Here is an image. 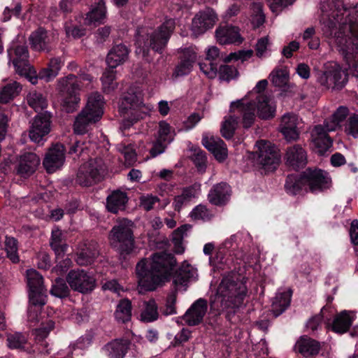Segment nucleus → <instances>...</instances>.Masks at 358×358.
I'll use <instances>...</instances> for the list:
<instances>
[{"instance_id":"obj_1","label":"nucleus","mask_w":358,"mask_h":358,"mask_svg":"<svg viewBox=\"0 0 358 358\" xmlns=\"http://www.w3.org/2000/svg\"><path fill=\"white\" fill-rule=\"evenodd\" d=\"M320 22L327 36H333L353 76L358 77V4L347 10L341 0L322 2Z\"/></svg>"},{"instance_id":"obj_2","label":"nucleus","mask_w":358,"mask_h":358,"mask_svg":"<svg viewBox=\"0 0 358 358\" xmlns=\"http://www.w3.org/2000/svg\"><path fill=\"white\" fill-rule=\"evenodd\" d=\"M176 259L172 254L160 252L155 253L148 262L141 260L136 265V274L139 286L145 291H152L162 283L170 280L176 289L185 287L187 282L196 276V269L184 262L178 271L173 273Z\"/></svg>"},{"instance_id":"obj_3","label":"nucleus","mask_w":358,"mask_h":358,"mask_svg":"<svg viewBox=\"0 0 358 358\" xmlns=\"http://www.w3.org/2000/svg\"><path fill=\"white\" fill-rule=\"evenodd\" d=\"M247 294V287L243 280L235 275L223 276L217 289L215 299L210 301L211 310L217 314L238 308Z\"/></svg>"},{"instance_id":"obj_4","label":"nucleus","mask_w":358,"mask_h":358,"mask_svg":"<svg viewBox=\"0 0 358 358\" xmlns=\"http://www.w3.org/2000/svg\"><path fill=\"white\" fill-rule=\"evenodd\" d=\"M175 29V21L173 19L166 20L159 28L150 31L147 27H140L136 31V50L138 55L143 58L148 55L149 49L152 48L156 52H161L166 46L171 34Z\"/></svg>"},{"instance_id":"obj_5","label":"nucleus","mask_w":358,"mask_h":358,"mask_svg":"<svg viewBox=\"0 0 358 358\" xmlns=\"http://www.w3.org/2000/svg\"><path fill=\"white\" fill-rule=\"evenodd\" d=\"M149 110L150 107L143 102V91L140 87H130L123 94L120 113L123 117L122 122L125 128L143 118Z\"/></svg>"},{"instance_id":"obj_6","label":"nucleus","mask_w":358,"mask_h":358,"mask_svg":"<svg viewBox=\"0 0 358 358\" xmlns=\"http://www.w3.org/2000/svg\"><path fill=\"white\" fill-rule=\"evenodd\" d=\"M247 99H241L233 101L230 106L229 115L224 117L222 124L221 133L224 138L229 139L233 137L236 129L240 116L244 128L252 126L255 119V108L250 106Z\"/></svg>"},{"instance_id":"obj_7","label":"nucleus","mask_w":358,"mask_h":358,"mask_svg":"<svg viewBox=\"0 0 358 358\" xmlns=\"http://www.w3.org/2000/svg\"><path fill=\"white\" fill-rule=\"evenodd\" d=\"M8 55L17 74L24 76L33 85L38 83L36 72L30 66L28 60V49L23 37H18L17 41L11 43L8 50Z\"/></svg>"},{"instance_id":"obj_8","label":"nucleus","mask_w":358,"mask_h":358,"mask_svg":"<svg viewBox=\"0 0 358 358\" xmlns=\"http://www.w3.org/2000/svg\"><path fill=\"white\" fill-rule=\"evenodd\" d=\"M103 106L102 96L97 92L92 94L88 98L87 106L76 118L74 133L81 135L87 132L88 127L101 119L103 113Z\"/></svg>"},{"instance_id":"obj_9","label":"nucleus","mask_w":358,"mask_h":358,"mask_svg":"<svg viewBox=\"0 0 358 358\" xmlns=\"http://www.w3.org/2000/svg\"><path fill=\"white\" fill-rule=\"evenodd\" d=\"M27 102L29 106L38 113L33 121L29 137L32 141L43 145L45 115L43 113V110L45 106V99L41 93L32 92L27 96Z\"/></svg>"},{"instance_id":"obj_10","label":"nucleus","mask_w":358,"mask_h":358,"mask_svg":"<svg viewBox=\"0 0 358 358\" xmlns=\"http://www.w3.org/2000/svg\"><path fill=\"white\" fill-rule=\"evenodd\" d=\"M105 171L106 166L102 159H91L79 167L76 182L83 187L92 186L102 180Z\"/></svg>"},{"instance_id":"obj_11","label":"nucleus","mask_w":358,"mask_h":358,"mask_svg":"<svg viewBox=\"0 0 358 358\" xmlns=\"http://www.w3.org/2000/svg\"><path fill=\"white\" fill-rule=\"evenodd\" d=\"M134 223L127 219L118 220L110 231L111 241L119 243L121 254H129L134 248Z\"/></svg>"},{"instance_id":"obj_12","label":"nucleus","mask_w":358,"mask_h":358,"mask_svg":"<svg viewBox=\"0 0 358 358\" xmlns=\"http://www.w3.org/2000/svg\"><path fill=\"white\" fill-rule=\"evenodd\" d=\"M44 300V297L35 299L34 301L29 300L27 321L37 342H43L45 339Z\"/></svg>"},{"instance_id":"obj_13","label":"nucleus","mask_w":358,"mask_h":358,"mask_svg":"<svg viewBox=\"0 0 358 358\" xmlns=\"http://www.w3.org/2000/svg\"><path fill=\"white\" fill-rule=\"evenodd\" d=\"M256 162L265 171H273L280 163L277 148L270 142L259 141L256 143Z\"/></svg>"},{"instance_id":"obj_14","label":"nucleus","mask_w":358,"mask_h":358,"mask_svg":"<svg viewBox=\"0 0 358 358\" xmlns=\"http://www.w3.org/2000/svg\"><path fill=\"white\" fill-rule=\"evenodd\" d=\"M73 75H69L59 80L58 89L65 92L66 96L62 103L63 109L66 113H72L77 109L80 101L79 96V84Z\"/></svg>"},{"instance_id":"obj_15","label":"nucleus","mask_w":358,"mask_h":358,"mask_svg":"<svg viewBox=\"0 0 358 358\" xmlns=\"http://www.w3.org/2000/svg\"><path fill=\"white\" fill-rule=\"evenodd\" d=\"M348 81V74L339 64H334L318 77V82L327 89H342Z\"/></svg>"},{"instance_id":"obj_16","label":"nucleus","mask_w":358,"mask_h":358,"mask_svg":"<svg viewBox=\"0 0 358 358\" xmlns=\"http://www.w3.org/2000/svg\"><path fill=\"white\" fill-rule=\"evenodd\" d=\"M66 280L72 289L83 294L92 292L96 285L94 278L84 270L71 271Z\"/></svg>"},{"instance_id":"obj_17","label":"nucleus","mask_w":358,"mask_h":358,"mask_svg":"<svg viewBox=\"0 0 358 358\" xmlns=\"http://www.w3.org/2000/svg\"><path fill=\"white\" fill-rule=\"evenodd\" d=\"M217 21L214 11L209 8L197 13L192 19L191 29L194 36H199L213 28Z\"/></svg>"},{"instance_id":"obj_18","label":"nucleus","mask_w":358,"mask_h":358,"mask_svg":"<svg viewBox=\"0 0 358 358\" xmlns=\"http://www.w3.org/2000/svg\"><path fill=\"white\" fill-rule=\"evenodd\" d=\"M65 148L59 143L50 147L46 152V173H53L60 170L65 162Z\"/></svg>"},{"instance_id":"obj_19","label":"nucleus","mask_w":358,"mask_h":358,"mask_svg":"<svg viewBox=\"0 0 358 358\" xmlns=\"http://www.w3.org/2000/svg\"><path fill=\"white\" fill-rule=\"evenodd\" d=\"M99 253L98 245L95 241H85L79 245L76 262L80 266L91 264Z\"/></svg>"},{"instance_id":"obj_20","label":"nucleus","mask_w":358,"mask_h":358,"mask_svg":"<svg viewBox=\"0 0 358 358\" xmlns=\"http://www.w3.org/2000/svg\"><path fill=\"white\" fill-rule=\"evenodd\" d=\"M303 174L306 186L312 192L325 188L329 181L327 173L320 169H308Z\"/></svg>"},{"instance_id":"obj_21","label":"nucleus","mask_w":358,"mask_h":358,"mask_svg":"<svg viewBox=\"0 0 358 358\" xmlns=\"http://www.w3.org/2000/svg\"><path fill=\"white\" fill-rule=\"evenodd\" d=\"M285 159L289 167L294 170H298L306 166L307 154L301 145H294L287 149Z\"/></svg>"},{"instance_id":"obj_22","label":"nucleus","mask_w":358,"mask_h":358,"mask_svg":"<svg viewBox=\"0 0 358 358\" xmlns=\"http://www.w3.org/2000/svg\"><path fill=\"white\" fill-rule=\"evenodd\" d=\"M27 282L29 287V300L44 297L43 294V278L37 271L29 269L26 272Z\"/></svg>"},{"instance_id":"obj_23","label":"nucleus","mask_w":358,"mask_h":358,"mask_svg":"<svg viewBox=\"0 0 358 358\" xmlns=\"http://www.w3.org/2000/svg\"><path fill=\"white\" fill-rule=\"evenodd\" d=\"M207 308V301L199 299L187 310L183 317L184 320L190 326L199 324L203 320Z\"/></svg>"},{"instance_id":"obj_24","label":"nucleus","mask_w":358,"mask_h":358,"mask_svg":"<svg viewBox=\"0 0 358 358\" xmlns=\"http://www.w3.org/2000/svg\"><path fill=\"white\" fill-rule=\"evenodd\" d=\"M217 41L220 44L241 43L243 38L241 37L237 27L231 25L219 27L215 31Z\"/></svg>"},{"instance_id":"obj_25","label":"nucleus","mask_w":358,"mask_h":358,"mask_svg":"<svg viewBox=\"0 0 358 358\" xmlns=\"http://www.w3.org/2000/svg\"><path fill=\"white\" fill-rule=\"evenodd\" d=\"M202 144L219 162H222L227 158V148L224 142L220 138L205 136L202 139Z\"/></svg>"},{"instance_id":"obj_26","label":"nucleus","mask_w":358,"mask_h":358,"mask_svg":"<svg viewBox=\"0 0 358 358\" xmlns=\"http://www.w3.org/2000/svg\"><path fill=\"white\" fill-rule=\"evenodd\" d=\"M252 103H255L260 118L268 119L274 116L275 106L271 99L266 94H257L256 99H252Z\"/></svg>"},{"instance_id":"obj_27","label":"nucleus","mask_w":358,"mask_h":358,"mask_svg":"<svg viewBox=\"0 0 358 358\" xmlns=\"http://www.w3.org/2000/svg\"><path fill=\"white\" fill-rule=\"evenodd\" d=\"M106 16V8L104 0H99L90 12L87 13L84 20V24L87 26L96 27L103 22Z\"/></svg>"},{"instance_id":"obj_28","label":"nucleus","mask_w":358,"mask_h":358,"mask_svg":"<svg viewBox=\"0 0 358 358\" xmlns=\"http://www.w3.org/2000/svg\"><path fill=\"white\" fill-rule=\"evenodd\" d=\"M38 164L39 160L34 153H26L19 160L17 172L23 177H27L34 172Z\"/></svg>"},{"instance_id":"obj_29","label":"nucleus","mask_w":358,"mask_h":358,"mask_svg":"<svg viewBox=\"0 0 358 358\" xmlns=\"http://www.w3.org/2000/svg\"><path fill=\"white\" fill-rule=\"evenodd\" d=\"M297 123L298 118L296 115L286 114L282 117L281 131L287 141H294L298 138Z\"/></svg>"},{"instance_id":"obj_30","label":"nucleus","mask_w":358,"mask_h":358,"mask_svg":"<svg viewBox=\"0 0 358 358\" xmlns=\"http://www.w3.org/2000/svg\"><path fill=\"white\" fill-rule=\"evenodd\" d=\"M329 131L324 124L315 126L311 132L313 141L320 152L326 151L331 146L332 141L327 134Z\"/></svg>"},{"instance_id":"obj_31","label":"nucleus","mask_w":358,"mask_h":358,"mask_svg":"<svg viewBox=\"0 0 358 358\" xmlns=\"http://www.w3.org/2000/svg\"><path fill=\"white\" fill-rule=\"evenodd\" d=\"M230 187L226 182L214 185L208 194L209 201L216 206L223 205L230 196Z\"/></svg>"},{"instance_id":"obj_32","label":"nucleus","mask_w":358,"mask_h":358,"mask_svg":"<svg viewBox=\"0 0 358 358\" xmlns=\"http://www.w3.org/2000/svg\"><path fill=\"white\" fill-rule=\"evenodd\" d=\"M128 55L129 50L124 45L118 44L113 46L108 52L106 58L108 67L115 69L127 59Z\"/></svg>"},{"instance_id":"obj_33","label":"nucleus","mask_w":358,"mask_h":358,"mask_svg":"<svg viewBox=\"0 0 358 358\" xmlns=\"http://www.w3.org/2000/svg\"><path fill=\"white\" fill-rule=\"evenodd\" d=\"M128 201L127 194L124 192L116 190L108 196L106 199V208L113 213H117L119 211L125 209Z\"/></svg>"},{"instance_id":"obj_34","label":"nucleus","mask_w":358,"mask_h":358,"mask_svg":"<svg viewBox=\"0 0 358 358\" xmlns=\"http://www.w3.org/2000/svg\"><path fill=\"white\" fill-rule=\"evenodd\" d=\"M196 58V53L192 49H185L183 52L181 62L176 68L173 76L179 77L188 74L192 69Z\"/></svg>"},{"instance_id":"obj_35","label":"nucleus","mask_w":358,"mask_h":358,"mask_svg":"<svg viewBox=\"0 0 358 358\" xmlns=\"http://www.w3.org/2000/svg\"><path fill=\"white\" fill-rule=\"evenodd\" d=\"M320 348V343L308 337H301L295 345V350L305 357L317 355Z\"/></svg>"},{"instance_id":"obj_36","label":"nucleus","mask_w":358,"mask_h":358,"mask_svg":"<svg viewBox=\"0 0 358 358\" xmlns=\"http://www.w3.org/2000/svg\"><path fill=\"white\" fill-rule=\"evenodd\" d=\"M353 318L349 313L343 310L335 315L331 324L332 331L338 334L347 332L352 324Z\"/></svg>"},{"instance_id":"obj_37","label":"nucleus","mask_w":358,"mask_h":358,"mask_svg":"<svg viewBox=\"0 0 358 358\" xmlns=\"http://www.w3.org/2000/svg\"><path fill=\"white\" fill-rule=\"evenodd\" d=\"M292 292L290 290L279 292L274 297L271 310L275 317L280 315L289 306L291 301Z\"/></svg>"},{"instance_id":"obj_38","label":"nucleus","mask_w":358,"mask_h":358,"mask_svg":"<svg viewBox=\"0 0 358 358\" xmlns=\"http://www.w3.org/2000/svg\"><path fill=\"white\" fill-rule=\"evenodd\" d=\"M141 320L144 322H152L159 317L158 307L152 299L144 301L141 313Z\"/></svg>"},{"instance_id":"obj_39","label":"nucleus","mask_w":358,"mask_h":358,"mask_svg":"<svg viewBox=\"0 0 358 358\" xmlns=\"http://www.w3.org/2000/svg\"><path fill=\"white\" fill-rule=\"evenodd\" d=\"M349 110L345 106H340L332 115L331 119L324 122L325 127L328 131H335L346 117L348 115Z\"/></svg>"},{"instance_id":"obj_40","label":"nucleus","mask_w":358,"mask_h":358,"mask_svg":"<svg viewBox=\"0 0 358 358\" xmlns=\"http://www.w3.org/2000/svg\"><path fill=\"white\" fill-rule=\"evenodd\" d=\"M285 187L287 193L291 194H296L303 187L306 188L303 174L299 177L296 175L288 176L286 179Z\"/></svg>"},{"instance_id":"obj_41","label":"nucleus","mask_w":358,"mask_h":358,"mask_svg":"<svg viewBox=\"0 0 358 358\" xmlns=\"http://www.w3.org/2000/svg\"><path fill=\"white\" fill-rule=\"evenodd\" d=\"M116 320L120 322H127L131 320V304L129 299H124L120 301L115 313Z\"/></svg>"},{"instance_id":"obj_42","label":"nucleus","mask_w":358,"mask_h":358,"mask_svg":"<svg viewBox=\"0 0 358 358\" xmlns=\"http://www.w3.org/2000/svg\"><path fill=\"white\" fill-rule=\"evenodd\" d=\"M127 341H114L106 346L110 358H123L128 348Z\"/></svg>"},{"instance_id":"obj_43","label":"nucleus","mask_w":358,"mask_h":358,"mask_svg":"<svg viewBox=\"0 0 358 358\" xmlns=\"http://www.w3.org/2000/svg\"><path fill=\"white\" fill-rule=\"evenodd\" d=\"M175 133L172 130L171 127L165 121H161L159 123V129L157 130L155 138L168 145L173 141Z\"/></svg>"},{"instance_id":"obj_44","label":"nucleus","mask_w":358,"mask_h":358,"mask_svg":"<svg viewBox=\"0 0 358 358\" xmlns=\"http://www.w3.org/2000/svg\"><path fill=\"white\" fill-rule=\"evenodd\" d=\"M115 71L114 69H106L101 77L103 90L104 92L109 93L117 87L115 80Z\"/></svg>"},{"instance_id":"obj_45","label":"nucleus","mask_w":358,"mask_h":358,"mask_svg":"<svg viewBox=\"0 0 358 358\" xmlns=\"http://www.w3.org/2000/svg\"><path fill=\"white\" fill-rule=\"evenodd\" d=\"M270 77L275 86L283 87L289 80V73L286 69H275L271 73Z\"/></svg>"},{"instance_id":"obj_46","label":"nucleus","mask_w":358,"mask_h":358,"mask_svg":"<svg viewBox=\"0 0 358 358\" xmlns=\"http://www.w3.org/2000/svg\"><path fill=\"white\" fill-rule=\"evenodd\" d=\"M5 250L8 258L13 263H17L19 262L20 259L17 253V241L15 238L8 236L6 237Z\"/></svg>"},{"instance_id":"obj_47","label":"nucleus","mask_w":358,"mask_h":358,"mask_svg":"<svg viewBox=\"0 0 358 358\" xmlns=\"http://www.w3.org/2000/svg\"><path fill=\"white\" fill-rule=\"evenodd\" d=\"M29 41L34 50L36 51L43 50L45 45V31L43 28H38L33 32L29 36Z\"/></svg>"},{"instance_id":"obj_48","label":"nucleus","mask_w":358,"mask_h":358,"mask_svg":"<svg viewBox=\"0 0 358 358\" xmlns=\"http://www.w3.org/2000/svg\"><path fill=\"white\" fill-rule=\"evenodd\" d=\"M50 293L57 297L63 298L68 296L69 288L66 284L65 280L59 278L55 280L50 289Z\"/></svg>"},{"instance_id":"obj_49","label":"nucleus","mask_w":358,"mask_h":358,"mask_svg":"<svg viewBox=\"0 0 358 358\" xmlns=\"http://www.w3.org/2000/svg\"><path fill=\"white\" fill-rule=\"evenodd\" d=\"M63 235L62 231L58 228H55L52 231V237L50 241V246L57 252L62 251L64 252V247L65 246L63 243Z\"/></svg>"},{"instance_id":"obj_50","label":"nucleus","mask_w":358,"mask_h":358,"mask_svg":"<svg viewBox=\"0 0 358 358\" xmlns=\"http://www.w3.org/2000/svg\"><path fill=\"white\" fill-rule=\"evenodd\" d=\"M190 228L188 225H183L176 229L172 234V241L174 245L178 247L176 252L181 253L183 252V248L181 247L182 241L185 231Z\"/></svg>"},{"instance_id":"obj_51","label":"nucleus","mask_w":358,"mask_h":358,"mask_svg":"<svg viewBox=\"0 0 358 358\" xmlns=\"http://www.w3.org/2000/svg\"><path fill=\"white\" fill-rule=\"evenodd\" d=\"M268 82L266 80H262L259 81L255 87L252 91L250 92L247 95H245L243 99H247V101L249 102L250 106L252 108L255 107V103H252V99H256L257 94H263L262 92H263L266 87H267Z\"/></svg>"},{"instance_id":"obj_52","label":"nucleus","mask_w":358,"mask_h":358,"mask_svg":"<svg viewBox=\"0 0 358 358\" xmlns=\"http://www.w3.org/2000/svg\"><path fill=\"white\" fill-rule=\"evenodd\" d=\"M8 345L10 348L19 349L24 347L26 343V338L20 333H15L8 336Z\"/></svg>"},{"instance_id":"obj_53","label":"nucleus","mask_w":358,"mask_h":358,"mask_svg":"<svg viewBox=\"0 0 358 358\" xmlns=\"http://www.w3.org/2000/svg\"><path fill=\"white\" fill-rule=\"evenodd\" d=\"M192 159L199 171L203 172L206 166V153L199 148L194 149Z\"/></svg>"},{"instance_id":"obj_54","label":"nucleus","mask_w":358,"mask_h":358,"mask_svg":"<svg viewBox=\"0 0 358 358\" xmlns=\"http://www.w3.org/2000/svg\"><path fill=\"white\" fill-rule=\"evenodd\" d=\"M61 67V62L59 58H52L50 60L46 67V81L55 78Z\"/></svg>"},{"instance_id":"obj_55","label":"nucleus","mask_w":358,"mask_h":358,"mask_svg":"<svg viewBox=\"0 0 358 358\" xmlns=\"http://www.w3.org/2000/svg\"><path fill=\"white\" fill-rule=\"evenodd\" d=\"M219 73L220 79L229 81L237 76L238 71L234 66L222 65L220 67Z\"/></svg>"},{"instance_id":"obj_56","label":"nucleus","mask_w":358,"mask_h":358,"mask_svg":"<svg viewBox=\"0 0 358 358\" xmlns=\"http://www.w3.org/2000/svg\"><path fill=\"white\" fill-rule=\"evenodd\" d=\"M345 131L347 134L354 138L358 137V115H353L349 117Z\"/></svg>"},{"instance_id":"obj_57","label":"nucleus","mask_w":358,"mask_h":358,"mask_svg":"<svg viewBox=\"0 0 358 358\" xmlns=\"http://www.w3.org/2000/svg\"><path fill=\"white\" fill-rule=\"evenodd\" d=\"M167 147V144L155 138V139L152 142V147L150 149V155L152 157H156L157 156L164 153Z\"/></svg>"},{"instance_id":"obj_58","label":"nucleus","mask_w":358,"mask_h":358,"mask_svg":"<svg viewBox=\"0 0 358 358\" xmlns=\"http://www.w3.org/2000/svg\"><path fill=\"white\" fill-rule=\"evenodd\" d=\"M253 55L252 50H241L238 52H232L224 59V62H229L232 59L238 60L241 59L242 62L247 60L250 58Z\"/></svg>"},{"instance_id":"obj_59","label":"nucleus","mask_w":358,"mask_h":358,"mask_svg":"<svg viewBox=\"0 0 358 358\" xmlns=\"http://www.w3.org/2000/svg\"><path fill=\"white\" fill-rule=\"evenodd\" d=\"M21 11V6L19 3H16L10 6H7L3 13V20L6 22L9 20L12 15L18 16Z\"/></svg>"},{"instance_id":"obj_60","label":"nucleus","mask_w":358,"mask_h":358,"mask_svg":"<svg viewBox=\"0 0 358 358\" xmlns=\"http://www.w3.org/2000/svg\"><path fill=\"white\" fill-rule=\"evenodd\" d=\"M200 69L206 74L209 78H214L217 72V65L209 62L208 63H200Z\"/></svg>"},{"instance_id":"obj_61","label":"nucleus","mask_w":358,"mask_h":358,"mask_svg":"<svg viewBox=\"0 0 358 358\" xmlns=\"http://www.w3.org/2000/svg\"><path fill=\"white\" fill-rule=\"evenodd\" d=\"M159 201L157 196L152 195L143 196L140 199V206L148 211L153 208V206Z\"/></svg>"},{"instance_id":"obj_62","label":"nucleus","mask_w":358,"mask_h":358,"mask_svg":"<svg viewBox=\"0 0 358 358\" xmlns=\"http://www.w3.org/2000/svg\"><path fill=\"white\" fill-rule=\"evenodd\" d=\"M191 217L194 220H206L208 217V209L206 206L199 205L192 211Z\"/></svg>"},{"instance_id":"obj_63","label":"nucleus","mask_w":358,"mask_h":358,"mask_svg":"<svg viewBox=\"0 0 358 358\" xmlns=\"http://www.w3.org/2000/svg\"><path fill=\"white\" fill-rule=\"evenodd\" d=\"M268 45V37L261 38L257 41L256 44V55L259 57H262L264 56L265 52H266L267 47Z\"/></svg>"},{"instance_id":"obj_64","label":"nucleus","mask_w":358,"mask_h":358,"mask_svg":"<svg viewBox=\"0 0 358 358\" xmlns=\"http://www.w3.org/2000/svg\"><path fill=\"white\" fill-rule=\"evenodd\" d=\"M176 296L171 294L168 296L166 303V308L164 310V313L166 315H173L176 313Z\"/></svg>"}]
</instances>
